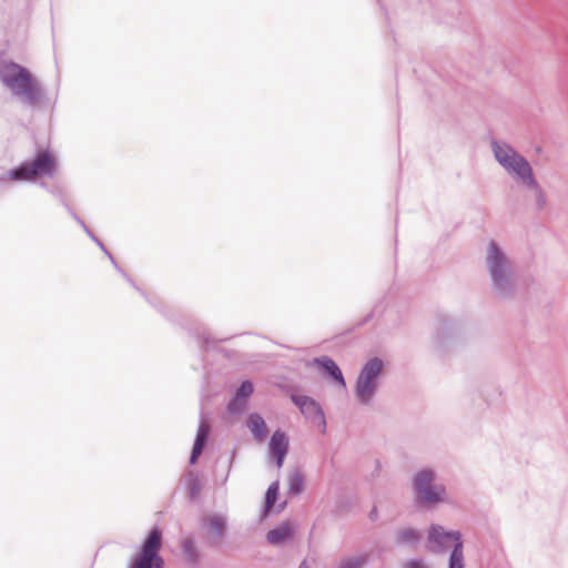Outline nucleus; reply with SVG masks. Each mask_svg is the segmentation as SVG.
<instances>
[{"label":"nucleus","instance_id":"10","mask_svg":"<svg viewBox=\"0 0 568 568\" xmlns=\"http://www.w3.org/2000/svg\"><path fill=\"white\" fill-rule=\"evenodd\" d=\"M72 219L82 227V230L87 233V235L101 248V251L110 258L111 263L115 267V270L136 290L139 291L145 300L158 311L163 312L162 306L163 303L156 296H151L139 288L135 283L129 277V275L118 265L116 261L112 256V254L108 251L104 244L92 233V231L88 227L84 221L77 214L72 213Z\"/></svg>","mask_w":568,"mask_h":568},{"label":"nucleus","instance_id":"17","mask_svg":"<svg viewBox=\"0 0 568 568\" xmlns=\"http://www.w3.org/2000/svg\"><path fill=\"white\" fill-rule=\"evenodd\" d=\"M369 559L371 554L368 551H364L342 558L333 568H365L368 565Z\"/></svg>","mask_w":568,"mask_h":568},{"label":"nucleus","instance_id":"18","mask_svg":"<svg viewBox=\"0 0 568 568\" xmlns=\"http://www.w3.org/2000/svg\"><path fill=\"white\" fill-rule=\"evenodd\" d=\"M420 532L415 528H400L395 532V542L398 546H415L420 540Z\"/></svg>","mask_w":568,"mask_h":568},{"label":"nucleus","instance_id":"28","mask_svg":"<svg viewBox=\"0 0 568 568\" xmlns=\"http://www.w3.org/2000/svg\"><path fill=\"white\" fill-rule=\"evenodd\" d=\"M254 386L251 381H243L241 385L235 390L234 395L242 397L244 399H248V397L253 394Z\"/></svg>","mask_w":568,"mask_h":568},{"label":"nucleus","instance_id":"11","mask_svg":"<svg viewBox=\"0 0 568 568\" xmlns=\"http://www.w3.org/2000/svg\"><path fill=\"white\" fill-rule=\"evenodd\" d=\"M291 398L307 419H311L313 423H318L325 428L326 422L324 412L315 399L306 395H292Z\"/></svg>","mask_w":568,"mask_h":568},{"label":"nucleus","instance_id":"2","mask_svg":"<svg viewBox=\"0 0 568 568\" xmlns=\"http://www.w3.org/2000/svg\"><path fill=\"white\" fill-rule=\"evenodd\" d=\"M484 264L495 294L500 297L510 296L516 285V266L509 253L497 241L488 242Z\"/></svg>","mask_w":568,"mask_h":568},{"label":"nucleus","instance_id":"6","mask_svg":"<svg viewBox=\"0 0 568 568\" xmlns=\"http://www.w3.org/2000/svg\"><path fill=\"white\" fill-rule=\"evenodd\" d=\"M383 368L384 362L379 357H372L363 365L354 386V395L361 405L372 404Z\"/></svg>","mask_w":568,"mask_h":568},{"label":"nucleus","instance_id":"23","mask_svg":"<svg viewBox=\"0 0 568 568\" xmlns=\"http://www.w3.org/2000/svg\"><path fill=\"white\" fill-rule=\"evenodd\" d=\"M304 488V477L300 471H294L288 476V494L300 495Z\"/></svg>","mask_w":568,"mask_h":568},{"label":"nucleus","instance_id":"27","mask_svg":"<svg viewBox=\"0 0 568 568\" xmlns=\"http://www.w3.org/2000/svg\"><path fill=\"white\" fill-rule=\"evenodd\" d=\"M400 568H434L430 562L424 558H409L402 562Z\"/></svg>","mask_w":568,"mask_h":568},{"label":"nucleus","instance_id":"19","mask_svg":"<svg viewBox=\"0 0 568 568\" xmlns=\"http://www.w3.org/2000/svg\"><path fill=\"white\" fill-rule=\"evenodd\" d=\"M448 568H465L464 542L453 545L448 559Z\"/></svg>","mask_w":568,"mask_h":568},{"label":"nucleus","instance_id":"20","mask_svg":"<svg viewBox=\"0 0 568 568\" xmlns=\"http://www.w3.org/2000/svg\"><path fill=\"white\" fill-rule=\"evenodd\" d=\"M182 551L191 564H197L200 560V552L191 538H185L181 542Z\"/></svg>","mask_w":568,"mask_h":568},{"label":"nucleus","instance_id":"7","mask_svg":"<svg viewBox=\"0 0 568 568\" xmlns=\"http://www.w3.org/2000/svg\"><path fill=\"white\" fill-rule=\"evenodd\" d=\"M229 527V518L222 513L204 515L200 520V529L209 547H219L224 540Z\"/></svg>","mask_w":568,"mask_h":568},{"label":"nucleus","instance_id":"5","mask_svg":"<svg viewBox=\"0 0 568 568\" xmlns=\"http://www.w3.org/2000/svg\"><path fill=\"white\" fill-rule=\"evenodd\" d=\"M414 499L419 506H434L448 501L447 488L437 483V473L432 467H423L412 476Z\"/></svg>","mask_w":568,"mask_h":568},{"label":"nucleus","instance_id":"21","mask_svg":"<svg viewBox=\"0 0 568 568\" xmlns=\"http://www.w3.org/2000/svg\"><path fill=\"white\" fill-rule=\"evenodd\" d=\"M280 490V484L278 481H273L265 494V503H264V509H263V516H267L271 508L274 506L275 501L277 500Z\"/></svg>","mask_w":568,"mask_h":568},{"label":"nucleus","instance_id":"26","mask_svg":"<svg viewBox=\"0 0 568 568\" xmlns=\"http://www.w3.org/2000/svg\"><path fill=\"white\" fill-rule=\"evenodd\" d=\"M246 404H247L246 399L239 397L236 395H233L227 404V410L232 415H239L245 409Z\"/></svg>","mask_w":568,"mask_h":568},{"label":"nucleus","instance_id":"9","mask_svg":"<svg viewBox=\"0 0 568 568\" xmlns=\"http://www.w3.org/2000/svg\"><path fill=\"white\" fill-rule=\"evenodd\" d=\"M463 542L462 534L459 530H446L438 524H432L427 534V547L433 554H442L446 551L450 542Z\"/></svg>","mask_w":568,"mask_h":568},{"label":"nucleus","instance_id":"29","mask_svg":"<svg viewBox=\"0 0 568 568\" xmlns=\"http://www.w3.org/2000/svg\"><path fill=\"white\" fill-rule=\"evenodd\" d=\"M368 517L372 521H375L378 518V510L376 507H373V509L368 514Z\"/></svg>","mask_w":568,"mask_h":568},{"label":"nucleus","instance_id":"12","mask_svg":"<svg viewBox=\"0 0 568 568\" xmlns=\"http://www.w3.org/2000/svg\"><path fill=\"white\" fill-rule=\"evenodd\" d=\"M270 454L274 459L277 468L284 464L285 457L288 453V437L281 429L275 430L270 439Z\"/></svg>","mask_w":568,"mask_h":568},{"label":"nucleus","instance_id":"4","mask_svg":"<svg viewBox=\"0 0 568 568\" xmlns=\"http://www.w3.org/2000/svg\"><path fill=\"white\" fill-rule=\"evenodd\" d=\"M58 170V160L50 149H39L31 159L0 175V182H37L42 178H53Z\"/></svg>","mask_w":568,"mask_h":568},{"label":"nucleus","instance_id":"8","mask_svg":"<svg viewBox=\"0 0 568 568\" xmlns=\"http://www.w3.org/2000/svg\"><path fill=\"white\" fill-rule=\"evenodd\" d=\"M161 541V530L155 527L150 531L144 540L141 554L134 560L131 568H163V560L159 555Z\"/></svg>","mask_w":568,"mask_h":568},{"label":"nucleus","instance_id":"16","mask_svg":"<svg viewBox=\"0 0 568 568\" xmlns=\"http://www.w3.org/2000/svg\"><path fill=\"white\" fill-rule=\"evenodd\" d=\"M246 426L256 440L263 442L267 437L268 429L266 423L258 413H252L248 415Z\"/></svg>","mask_w":568,"mask_h":568},{"label":"nucleus","instance_id":"3","mask_svg":"<svg viewBox=\"0 0 568 568\" xmlns=\"http://www.w3.org/2000/svg\"><path fill=\"white\" fill-rule=\"evenodd\" d=\"M0 82L13 97L21 99L30 108H36L43 101L42 85L27 68L17 62H0Z\"/></svg>","mask_w":568,"mask_h":568},{"label":"nucleus","instance_id":"1","mask_svg":"<svg viewBox=\"0 0 568 568\" xmlns=\"http://www.w3.org/2000/svg\"><path fill=\"white\" fill-rule=\"evenodd\" d=\"M490 149L496 162L515 182L530 190L534 193L537 207L542 209L546 197L528 160L505 141L491 139Z\"/></svg>","mask_w":568,"mask_h":568},{"label":"nucleus","instance_id":"24","mask_svg":"<svg viewBox=\"0 0 568 568\" xmlns=\"http://www.w3.org/2000/svg\"><path fill=\"white\" fill-rule=\"evenodd\" d=\"M183 480L186 485V488L189 491V497L191 499L196 498V496L199 495L200 489H201V485H200V480H199L197 476L193 471L190 470L184 475Z\"/></svg>","mask_w":568,"mask_h":568},{"label":"nucleus","instance_id":"14","mask_svg":"<svg viewBox=\"0 0 568 568\" xmlns=\"http://www.w3.org/2000/svg\"><path fill=\"white\" fill-rule=\"evenodd\" d=\"M294 535V527L290 523H282L266 534V541L273 546H280L290 541Z\"/></svg>","mask_w":568,"mask_h":568},{"label":"nucleus","instance_id":"13","mask_svg":"<svg viewBox=\"0 0 568 568\" xmlns=\"http://www.w3.org/2000/svg\"><path fill=\"white\" fill-rule=\"evenodd\" d=\"M210 434V425L202 418L197 428L196 437L190 456V464L194 465L202 454Z\"/></svg>","mask_w":568,"mask_h":568},{"label":"nucleus","instance_id":"25","mask_svg":"<svg viewBox=\"0 0 568 568\" xmlns=\"http://www.w3.org/2000/svg\"><path fill=\"white\" fill-rule=\"evenodd\" d=\"M40 185L41 187L45 189L50 194H52L55 199H58L71 216L72 213H75L73 209L70 206L69 202L67 201L63 191L60 186L49 187L48 184L44 182H42Z\"/></svg>","mask_w":568,"mask_h":568},{"label":"nucleus","instance_id":"31","mask_svg":"<svg viewBox=\"0 0 568 568\" xmlns=\"http://www.w3.org/2000/svg\"><path fill=\"white\" fill-rule=\"evenodd\" d=\"M298 568H308L306 560H303V561L300 564Z\"/></svg>","mask_w":568,"mask_h":568},{"label":"nucleus","instance_id":"30","mask_svg":"<svg viewBox=\"0 0 568 568\" xmlns=\"http://www.w3.org/2000/svg\"><path fill=\"white\" fill-rule=\"evenodd\" d=\"M203 343L204 345L209 346V344L211 343L210 338L207 336H204L203 337Z\"/></svg>","mask_w":568,"mask_h":568},{"label":"nucleus","instance_id":"15","mask_svg":"<svg viewBox=\"0 0 568 568\" xmlns=\"http://www.w3.org/2000/svg\"><path fill=\"white\" fill-rule=\"evenodd\" d=\"M313 363L315 366L323 368L332 379L336 381L343 387H345L346 384L342 371L334 359H332L329 356L324 355L314 358Z\"/></svg>","mask_w":568,"mask_h":568},{"label":"nucleus","instance_id":"22","mask_svg":"<svg viewBox=\"0 0 568 568\" xmlns=\"http://www.w3.org/2000/svg\"><path fill=\"white\" fill-rule=\"evenodd\" d=\"M455 332V324L449 318L440 320L438 327L436 329V337L439 343H444L446 338L453 335Z\"/></svg>","mask_w":568,"mask_h":568}]
</instances>
